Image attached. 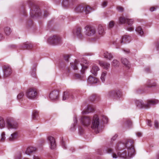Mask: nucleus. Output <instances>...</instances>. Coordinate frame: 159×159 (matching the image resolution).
<instances>
[{
  "mask_svg": "<svg viewBox=\"0 0 159 159\" xmlns=\"http://www.w3.org/2000/svg\"><path fill=\"white\" fill-rule=\"evenodd\" d=\"M26 95L28 98L32 100L36 99L38 97L37 90L34 88H31L27 90Z\"/></svg>",
  "mask_w": 159,
  "mask_h": 159,
  "instance_id": "obj_13",
  "label": "nucleus"
},
{
  "mask_svg": "<svg viewBox=\"0 0 159 159\" xmlns=\"http://www.w3.org/2000/svg\"><path fill=\"white\" fill-rule=\"evenodd\" d=\"M59 92L56 90L51 91L49 95V98L52 101H56L59 99Z\"/></svg>",
  "mask_w": 159,
  "mask_h": 159,
  "instance_id": "obj_16",
  "label": "nucleus"
},
{
  "mask_svg": "<svg viewBox=\"0 0 159 159\" xmlns=\"http://www.w3.org/2000/svg\"><path fill=\"white\" fill-rule=\"evenodd\" d=\"M4 38V37L3 34L0 33V41H1Z\"/></svg>",
  "mask_w": 159,
  "mask_h": 159,
  "instance_id": "obj_60",
  "label": "nucleus"
},
{
  "mask_svg": "<svg viewBox=\"0 0 159 159\" xmlns=\"http://www.w3.org/2000/svg\"><path fill=\"white\" fill-rule=\"evenodd\" d=\"M122 40L123 41V43H129L131 40V37L128 35H125L122 38Z\"/></svg>",
  "mask_w": 159,
  "mask_h": 159,
  "instance_id": "obj_29",
  "label": "nucleus"
},
{
  "mask_svg": "<svg viewBox=\"0 0 159 159\" xmlns=\"http://www.w3.org/2000/svg\"><path fill=\"white\" fill-rule=\"evenodd\" d=\"M61 5L63 7H67L69 6V2L67 0H62Z\"/></svg>",
  "mask_w": 159,
  "mask_h": 159,
  "instance_id": "obj_40",
  "label": "nucleus"
},
{
  "mask_svg": "<svg viewBox=\"0 0 159 159\" xmlns=\"http://www.w3.org/2000/svg\"><path fill=\"white\" fill-rule=\"evenodd\" d=\"M77 128L78 129V133L79 135H82L84 133V129L80 125H79L76 116L75 115L73 118V123L71 124L70 130L71 131H75Z\"/></svg>",
  "mask_w": 159,
  "mask_h": 159,
  "instance_id": "obj_8",
  "label": "nucleus"
},
{
  "mask_svg": "<svg viewBox=\"0 0 159 159\" xmlns=\"http://www.w3.org/2000/svg\"><path fill=\"white\" fill-rule=\"evenodd\" d=\"M156 85L157 84L154 80H149L147 81L146 85L137 88L135 89L134 91L136 93L139 94L147 92V89L148 88L155 87Z\"/></svg>",
  "mask_w": 159,
  "mask_h": 159,
  "instance_id": "obj_7",
  "label": "nucleus"
},
{
  "mask_svg": "<svg viewBox=\"0 0 159 159\" xmlns=\"http://www.w3.org/2000/svg\"><path fill=\"white\" fill-rule=\"evenodd\" d=\"M107 5V1H103L102 2L101 5V7L102 8H104L106 7Z\"/></svg>",
  "mask_w": 159,
  "mask_h": 159,
  "instance_id": "obj_51",
  "label": "nucleus"
},
{
  "mask_svg": "<svg viewBox=\"0 0 159 159\" xmlns=\"http://www.w3.org/2000/svg\"><path fill=\"white\" fill-rule=\"evenodd\" d=\"M74 98L72 93L70 91H66L63 93L62 96V100H71Z\"/></svg>",
  "mask_w": 159,
  "mask_h": 159,
  "instance_id": "obj_17",
  "label": "nucleus"
},
{
  "mask_svg": "<svg viewBox=\"0 0 159 159\" xmlns=\"http://www.w3.org/2000/svg\"><path fill=\"white\" fill-rule=\"evenodd\" d=\"M118 11L119 12H122L124 11L123 7L120 6H118L117 7Z\"/></svg>",
  "mask_w": 159,
  "mask_h": 159,
  "instance_id": "obj_54",
  "label": "nucleus"
},
{
  "mask_svg": "<svg viewBox=\"0 0 159 159\" xmlns=\"http://www.w3.org/2000/svg\"><path fill=\"white\" fill-rule=\"evenodd\" d=\"M24 95V94L23 92H20L17 96V98L19 102L22 101Z\"/></svg>",
  "mask_w": 159,
  "mask_h": 159,
  "instance_id": "obj_38",
  "label": "nucleus"
},
{
  "mask_svg": "<svg viewBox=\"0 0 159 159\" xmlns=\"http://www.w3.org/2000/svg\"><path fill=\"white\" fill-rule=\"evenodd\" d=\"M60 143L62 147L64 149H66V145L65 144V142L63 141V138H61V139Z\"/></svg>",
  "mask_w": 159,
  "mask_h": 159,
  "instance_id": "obj_44",
  "label": "nucleus"
},
{
  "mask_svg": "<svg viewBox=\"0 0 159 159\" xmlns=\"http://www.w3.org/2000/svg\"><path fill=\"white\" fill-rule=\"evenodd\" d=\"M4 33L7 36L11 34L12 30L10 27L8 26H5L3 28Z\"/></svg>",
  "mask_w": 159,
  "mask_h": 159,
  "instance_id": "obj_32",
  "label": "nucleus"
},
{
  "mask_svg": "<svg viewBox=\"0 0 159 159\" xmlns=\"http://www.w3.org/2000/svg\"><path fill=\"white\" fill-rule=\"evenodd\" d=\"M119 64V62L116 59L113 60L111 63L112 65L115 67L118 66Z\"/></svg>",
  "mask_w": 159,
  "mask_h": 159,
  "instance_id": "obj_42",
  "label": "nucleus"
},
{
  "mask_svg": "<svg viewBox=\"0 0 159 159\" xmlns=\"http://www.w3.org/2000/svg\"><path fill=\"white\" fill-rule=\"evenodd\" d=\"M113 44L116 47V48H117L120 46L123 43V41L122 40V37H119L117 38L116 40L113 41Z\"/></svg>",
  "mask_w": 159,
  "mask_h": 159,
  "instance_id": "obj_23",
  "label": "nucleus"
},
{
  "mask_svg": "<svg viewBox=\"0 0 159 159\" xmlns=\"http://www.w3.org/2000/svg\"><path fill=\"white\" fill-rule=\"evenodd\" d=\"M17 135V134L16 132L11 134L9 138V141H14L16 139Z\"/></svg>",
  "mask_w": 159,
  "mask_h": 159,
  "instance_id": "obj_37",
  "label": "nucleus"
},
{
  "mask_svg": "<svg viewBox=\"0 0 159 159\" xmlns=\"http://www.w3.org/2000/svg\"><path fill=\"white\" fill-rule=\"evenodd\" d=\"M65 70L64 71V74H66V75H68L70 71L69 68L68 67L65 68Z\"/></svg>",
  "mask_w": 159,
  "mask_h": 159,
  "instance_id": "obj_53",
  "label": "nucleus"
},
{
  "mask_svg": "<svg viewBox=\"0 0 159 159\" xmlns=\"http://www.w3.org/2000/svg\"><path fill=\"white\" fill-rule=\"evenodd\" d=\"M136 107L139 109H148L151 106L155 105L159 103L158 100L152 99L148 100L145 102L141 99H133Z\"/></svg>",
  "mask_w": 159,
  "mask_h": 159,
  "instance_id": "obj_5",
  "label": "nucleus"
},
{
  "mask_svg": "<svg viewBox=\"0 0 159 159\" xmlns=\"http://www.w3.org/2000/svg\"><path fill=\"white\" fill-rule=\"evenodd\" d=\"M117 135L116 134H115L111 139V142H113L115 141L117 137Z\"/></svg>",
  "mask_w": 159,
  "mask_h": 159,
  "instance_id": "obj_55",
  "label": "nucleus"
},
{
  "mask_svg": "<svg viewBox=\"0 0 159 159\" xmlns=\"http://www.w3.org/2000/svg\"><path fill=\"white\" fill-rule=\"evenodd\" d=\"M145 71L147 73L150 72V68L149 67H147L145 69Z\"/></svg>",
  "mask_w": 159,
  "mask_h": 159,
  "instance_id": "obj_58",
  "label": "nucleus"
},
{
  "mask_svg": "<svg viewBox=\"0 0 159 159\" xmlns=\"http://www.w3.org/2000/svg\"><path fill=\"white\" fill-rule=\"evenodd\" d=\"M33 46L31 43L27 42L23 43L21 45V47L22 48H26L27 49H31Z\"/></svg>",
  "mask_w": 159,
  "mask_h": 159,
  "instance_id": "obj_26",
  "label": "nucleus"
},
{
  "mask_svg": "<svg viewBox=\"0 0 159 159\" xmlns=\"http://www.w3.org/2000/svg\"><path fill=\"white\" fill-rule=\"evenodd\" d=\"M119 23L123 24L125 23V29L126 30L132 32L134 30V27L133 25L134 20L133 19H129L124 17H120L119 18Z\"/></svg>",
  "mask_w": 159,
  "mask_h": 159,
  "instance_id": "obj_6",
  "label": "nucleus"
},
{
  "mask_svg": "<svg viewBox=\"0 0 159 159\" xmlns=\"http://www.w3.org/2000/svg\"><path fill=\"white\" fill-rule=\"evenodd\" d=\"M26 11H25V10H23L21 13V14L23 16H26Z\"/></svg>",
  "mask_w": 159,
  "mask_h": 159,
  "instance_id": "obj_59",
  "label": "nucleus"
},
{
  "mask_svg": "<svg viewBox=\"0 0 159 159\" xmlns=\"http://www.w3.org/2000/svg\"><path fill=\"white\" fill-rule=\"evenodd\" d=\"M107 98H108L116 99L118 100H122V94L120 90H116L111 91L106 93Z\"/></svg>",
  "mask_w": 159,
  "mask_h": 159,
  "instance_id": "obj_9",
  "label": "nucleus"
},
{
  "mask_svg": "<svg viewBox=\"0 0 159 159\" xmlns=\"http://www.w3.org/2000/svg\"><path fill=\"white\" fill-rule=\"evenodd\" d=\"M100 99V96L97 94H93L90 97V100L92 101H98Z\"/></svg>",
  "mask_w": 159,
  "mask_h": 159,
  "instance_id": "obj_36",
  "label": "nucleus"
},
{
  "mask_svg": "<svg viewBox=\"0 0 159 159\" xmlns=\"http://www.w3.org/2000/svg\"><path fill=\"white\" fill-rule=\"evenodd\" d=\"M36 150V148L34 147H29L27 148L25 151V154L29 155L30 153L34 152Z\"/></svg>",
  "mask_w": 159,
  "mask_h": 159,
  "instance_id": "obj_30",
  "label": "nucleus"
},
{
  "mask_svg": "<svg viewBox=\"0 0 159 159\" xmlns=\"http://www.w3.org/2000/svg\"><path fill=\"white\" fill-rule=\"evenodd\" d=\"M30 8V17L33 19H39L46 17L49 15L47 10H41L39 7L30 2L29 4Z\"/></svg>",
  "mask_w": 159,
  "mask_h": 159,
  "instance_id": "obj_4",
  "label": "nucleus"
},
{
  "mask_svg": "<svg viewBox=\"0 0 159 159\" xmlns=\"http://www.w3.org/2000/svg\"><path fill=\"white\" fill-rule=\"evenodd\" d=\"M99 55L101 57H102L103 56L105 58L109 60H111L113 57V55L111 53L104 50H102L100 52Z\"/></svg>",
  "mask_w": 159,
  "mask_h": 159,
  "instance_id": "obj_19",
  "label": "nucleus"
},
{
  "mask_svg": "<svg viewBox=\"0 0 159 159\" xmlns=\"http://www.w3.org/2000/svg\"><path fill=\"white\" fill-rule=\"evenodd\" d=\"M6 126V120H5L3 118L0 117V128L3 129Z\"/></svg>",
  "mask_w": 159,
  "mask_h": 159,
  "instance_id": "obj_34",
  "label": "nucleus"
},
{
  "mask_svg": "<svg viewBox=\"0 0 159 159\" xmlns=\"http://www.w3.org/2000/svg\"><path fill=\"white\" fill-rule=\"evenodd\" d=\"M36 69L35 68H33L32 69L31 72V75L32 77H34L36 75L35 74Z\"/></svg>",
  "mask_w": 159,
  "mask_h": 159,
  "instance_id": "obj_49",
  "label": "nucleus"
},
{
  "mask_svg": "<svg viewBox=\"0 0 159 159\" xmlns=\"http://www.w3.org/2000/svg\"><path fill=\"white\" fill-rule=\"evenodd\" d=\"M33 159H43V158L40 157L34 156Z\"/></svg>",
  "mask_w": 159,
  "mask_h": 159,
  "instance_id": "obj_57",
  "label": "nucleus"
},
{
  "mask_svg": "<svg viewBox=\"0 0 159 159\" xmlns=\"http://www.w3.org/2000/svg\"><path fill=\"white\" fill-rule=\"evenodd\" d=\"M14 159H21V153L20 152L16 153L14 157Z\"/></svg>",
  "mask_w": 159,
  "mask_h": 159,
  "instance_id": "obj_47",
  "label": "nucleus"
},
{
  "mask_svg": "<svg viewBox=\"0 0 159 159\" xmlns=\"http://www.w3.org/2000/svg\"><path fill=\"white\" fill-rule=\"evenodd\" d=\"M154 45L157 51H159V41L155 42L154 44Z\"/></svg>",
  "mask_w": 159,
  "mask_h": 159,
  "instance_id": "obj_48",
  "label": "nucleus"
},
{
  "mask_svg": "<svg viewBox=\"0 0 159 159\" xmlns=\"http://www.w3.org/2000/svg\"><path fill=\"white\" fill-rule=\"evenodd\" d=\"M147 125L150 126V127H152V122L151 120H147Z\"/></svg>",
  "mask_w": 159,
  "mask_h": 159,
  "instance_id": "obj_56",
  "label": "nucleus"
},
{
  "mask_svg": "<svg viewBox=\"0 0 159 159\" xmlns=\"http://www.w3.org/2000/svg\"><path fill=\"white\" fill-rule=\"evenodd\" d=\"M98 153L99 155H101L102 154V152L101 149H99L98 150Z\"/></svg>",
  "mask_w": 159,
  "mask_h": 159,
  "instance_id": "obj_63",
  "label": "nucleus"
},
{
  "mask_svg": "<svg viewBox=\"0 0 159 159\" xmlns=\"http://www.w3.org/2000/svg\"><path fill=\"white\" fill-rule=\"evenodd\" d=\"M33 25V22L32 20H30L26 22V26L28 28H31Z\"/></svg>",
  "mask_w": 159,
  "mask_h": 159,
  "instance_id": "obj_43",
  "label": "nucleus"
},
{
  "mask_svg": "<svg viewBox=\"0 0 159 159\" xmlns=\"http://www.w3.org/2000/svg\"><path fill=\"white\" fill-rule=\"evenodd\" d=\"M85 34L89 36H92L96 33V29L93 26H86L84 28Z\"/></svg>",
  "mask_w": 159,
  "mask_h": 159,
  "instance_id": "obj_14",
  "label": "nucleus"
},
{
  "mask_svg": "<svg viewBox=\"0 0 159 159\" xmlns=\"http://www.w3.org/2000/svg\"><path fill=\"white\" fill-rule=\"evenodd\" d=\"M135 31L137 34L139 36L142 37L144 35V31L141 26H137L135 28Z\"/></svg>",
  "mask_w": 159,
  "mask_h": 159,
  "instance_id": "obj_25",
  "label": "nucleus"
},
{
  "mask_svg": "<svg viewBox=\"0 0 159 159\" xmlns=\"http://www.w3.org/2000/svg\"><path fill=\"white\" fill-rule=\"evenodd\" d=\"M3 75L7 77L11 74L12 70L11 67L8 65H4L3 68Z\"/></svg>",
  "mask_w": 159,
  "mask_h": 159,
  "instance_id": "obj_20",
  "label": "nucleus"
},
{
  "mask_svg": "<svg viewBox=\"0 0 159 159\" xmlns=\"http://www.w3.org/2000/svg\"><path fill=\"white\" fill-rule=\"evenodd\" d=\"M156 9L155 8V7H152L150 8V10L151 11H153L156 10Z\"/></svg>",
  "mask_w": 159,
  "mask_h": 159,
  "instance_id": "obj_62",
  "label": "nucleus"
},
{
  "mask_svg": "<svg viewBox=\"0 0 159 159\" xmlns=\"http://www.w3.org/2000/svg\"><path fill=\"white\" fill-rule=\"evenodd\" d=\"M122 63L125 66L129 68L130 67V64L129 61L128 60L125 58L123 57L121 59Z\"/></svg>",
  "mask_w": 159,
  "mask_h": 159,
  "instance_id": "obj_35",
  "label": "nucleus"
},
{
  "mask_svg": "<svg viewBox=\"0 0 159 159\" xmlns=\"http://www.w3.org/2000/svg\"><path fill=\"white\" fill-rule=\"evenodd\" d=\"M80 123L84 127H90L96 133H99L101 129L99 116L94 115L93 117L87 116H82L79 119Z\"/></svg>",
  "mask_w": 159,
  "mask_h": 159,
  "instance_id": "obj_2",
  "label": "nucleus"
},
{
  "mask_svg": "<svg viewBox=\"0 0 159 159\" xmlns=\"http://www.w3.org/2000/svg\"><path fill=\"white\" fill-rule=\"evenodd\" d=\"M39 112L36 110H34L32 113V117L33 119H36L39 116Z\"/></svg>",
  "mask_w": 159,
  "mask_h": 159,
  "instance_id": "obj_39",
  "label": "nucleus"
},
{
  "mask_svg": "<svg viewBox=\"0 0 159 159\" xmlns=\"http://www.w3.org/2000/svg\"><path fill=\"white\" fill-rule=\"evenodd\" d=\"M85 107L84 108L82 106V110H83L81 112L82 115L87 114L91 112L94 111L95 109L94 107L90 106L86 104L85 105Z\"/></svg>",
  "mask_w": 159,
  "mask_h": 159,
  "instance_id": "obj_18",
  "label": "nucleus"
},
{
  "mask_svg": "<svg viewBox=\"0 0 159 159\" xmlns=\"http://www.w3.org/2000/svg\"><path fill=\"white\" fill-rule=\"evenodd\" d=\"M106 29L104 25H99L98 26V34L101 36L105 35L106 33Z\"/></svg>",
  "mask_w": 159,
  "mask_h": 159,
  "instance_id": "obj_22",
  "label": "nucleus"
},
{
  "mask_svg": "<svg viewBox=\"0 0 159 159\" xmlns=\"http://www.w3.org/2000/svg\"><path fill=\"white\" fill-rule=\"evenodd\" d=\"M49 143V147L51 149H54L56 147V144L55 139L52 136H48L47 138Z\"/></svg>",
  "mask_w": 159,
  "mask_h": 159,
  "instance_id": "obj_21",
  "label": "nucleus"
},
{
  "mask_svg": "<svg viewBox=\"0 0 159 159\" xmlns=\"http://www.w3.org/2000/svg\"><path fill=\"white\" fill-rule=\"evenodd\" d=\"M99 64L101 66L106 70L108 69L110 66V63L106 62L99 61Z\"/></svg>",
  "mask_w": 159,
  "mask_h": 159,
  "instance_id": "obj_28",
  "label": "nucleus"
},
{
  "mask_svg": "<svg viewBox=\"0 0 159 159\" xmlns=\"http://www.w3.org/2000/svg\"><path fill=\"white\" fill-rule=\"evenodd\" d=\"M112 143L104 146L103 148L105 153H111L113 158L120 157L124 159H130L135 154L134 141L132 139H124L119 141L115 147L116 152L112 148Z\"/></svg>",
  "mask_w": 159,
  "mask_h": 159,
  "instance_id": "obj_1",
  "label": "nucleus"
},
{
  "mask_svg": "<svg viewBox=\"0 0 159 159\" xmlns=\"http://www.w3.org/2000/svg\"><path fill=\"white\" fill-rule=\"evenodd\" d=\"M101 119L102 120V121L104 123H107L108 122V118L104 115H101Z\"/></svg>",
  "mask_w": 159,
  "mask_h": 159,
  "instance_id": "obj_41",
  "label": "nucleus"
},
{
  "mask_svg": "<svg viewBox=\"0 0 159 159\" xmlns=\"http://www.w3.org/2000/svg\"><path fill=\"white\" fill-rule=\"evenodd\" d=\"M100 70V68L96 64H93L90 70L91 73L94 76H97L98 74V72Z\"/></svg>",
  "mask_w": 159,
  "mask_h": 159,
  "instance_id": "obj_24",
  "label": "nucleus"
},
{
  "mask_svg": "<svg viewBox=\"0 0 159 159\" xmlns=\"http://www.w3.org/2000/svg\"><path fill=\"white\" fill-rule=\"evenodd\" d=\"M54 2L57 4L59 3L60 0H52Z\"/></svg>",
  "mask_w": 159,
  "mask_h": 159,
  "instance_id": "obj_64",
  "label": "nucleus"
},
{
  "mask_svg": "<svg viewBox=\"0 0 159 159\" xmlns=\"http://www.w3.org/2000/svg\"><path fill=\"white\" fill-rule=\"evenodd\" d=\"M123 122L125 125L128 127H130L132 126V123L130 120L128 119H124Z\"/></svg>",
  "mask_w": 159,
  "mask_h": 159,
  "instance_id": "obj_31",
  "label": "nucleus"
},
{
  "mask_svg": "<svg viewBox=\"0 0 159 159\" xmlns=\"http://www.w3.org/2000/svg\"><path fill=\"white\" fill-rule=\"evenodd\" d=\"M75 10L77 12H83L87 14L90 13L92 9L88 6L81 5L77 6Z\"/></svg>",
  "mask_w": 159,
  "mask_h": 159,
  "instance_id": "obj_11",
  "label": "nucleus"
},
{
  "mask_svg": "<svg viewBox=\"0 0 159 159\" xmlns=\"http://www.w3.org/2000/svg\"><path fill=\"white\" fill-rule=\"evenodd\" d=\"M6 127L9 129L16 130L17 128V124L13 118L8 117L6 119Z\"/></svg>",
  "mask_w": 159,
  "mask_h": 159,
  "instance_id": "obj_12",
  "label": "nucleus"
},
{
  "mask_svg": "<svg viewBox=\"0 0 159 159\" xmlns=\"http://www.w3.org/2000/svg\"><path fill=\"white\" fill-rule=\"evenodd\" d=\"M98 81L96 78L91 75L89 76L88 79V82L90 84H95L97 83Z\"/></svg>",
  "mask_w": 159,
  "mask_h": 159,
  "instance_id": "obj_27",
  "label": "nucleus"
},
{
  "mask_svg": "<svg viewBox=\"0 0 159 159\" xmlns=\"http://www.w3.org/2000/svg\"><path fill=\"white\" fill-rule=\"evenodd\" d=\"M154 125L156 129L159 128V123L158 121L155 120L154 122Z\"/></svg>",
  "mask_w": 159,
  "mask_h": 159,
  "instance_id": "obj_50",
  "label": "nucleus"
},
{
  "mask_svg": "<svg viewBox=\"0 0 159 159\" xmlns=\"http://www.w3.org/2000/svg\"><path fill=\"white\" fill-rule=\"evenodd\" d=\"M107 75V72L106 71H103L102 72L100 79L102 83H104L105 81Z\"/></svg>",
  "mask_w": 159,
  "mask_h": 159,
  "instance_id": "obj_33",
  "label": "nucleus"
},
{
  "mask_svg": "<svg viewBox=\"0 0 159 159\" xmlns=\"http://www.w3.org/2000/svg\"><path fill=\"white\" fill-rule=\"evenodd\" d=\"M47 42L50 45H61L62 43V41L60 36L56 35L50 36L47 40Z\"/></svg>",
  "mask_w": 159,
  "mask_h": 159,
  "instance_id": "obj_10",
  "label": "nucleus"
},
{
  "mask_svg": "<svg viewBox=\"0 0 159 159\" xmlns=\"http://www.w3.org/2000/svg\"><path fill=\"white\" fill-rule=\"evenodd\" d=\"M124 52L126 53H128L129 52V50L128 49H126L123 50Z\"/></svg>",
  "mask_w": 159,
  "mask_h": 159,
  "instance_id": "obj_61",
  "label": "nucleus"
},
{
  "mask_svg": "<svg viewBox=\"0 0 159 159\" xmlns=\"http://www.w3.org/2000/svg\"><path fill=\"white\" fill-rule=\"evenodd\" d=\"M64 58L65 60L67 62L70 61V55L69 54H65L64 56Z\"/></svg>",
  "mask_w": 159,
  "mask_h": 159,
  "instance_id": "obj_45",
  "label": "nucleus"
},
{
  "mask_svg": "<svg viewBox=\"0 0 159 159\" xmlns=\"http://www.w3.org/2000/svg\"><path fill=\"white\" fill-rule=\"evenodd\" d=\"M5 133L4 132H2L0 136V142H3L5 139Z\"/></svg>",
  "mask_w": 159,
  "mask_h": 159,
  "instance_id": "obj_46",
  "label": "nucleus"
},
{
  "mask_svg": "<svg viewBox=\"0 0 159 159\" xmlns=\"http://www.w3.org/2000/svg\"><path fill=\"white\" fill-rule=\"evenodd\" d=\"M114 22L113 21H110L109 24V27L110 28H112L114 26Z\"/></svg>",
  "mask_w": 159,
  "mask_h": 159,
  "instance_id": "obj_52",
  "label": "nucleus"
},
{
  "mask_svg": "<svg viewBox=\"0 0 159 159\" xmlns=\"http://www.w3.org/2000/svg\"><path fill=\"white\" fill-rule=\"evenodd\" d=\"M82 63L86 65H89V62L83 57L80 58L78 60L75 59L74 62L70 63L71 67L75 70H79L82 73L81 75L78 74H75L73 75V78L75 79H78L80 80H84L85 78V75L84 74L85 70L88 67V66L83 65Z\"/></svg>",
  "mask_w": 159,
  "mask_h": 159,
  "instance_id": "obj_3",
  "label": "nucleus"
},
{
  "mask_svg": "<svg viewBox=\"0 0 159 159\" xmlns=\"http://www.w3.org/2000/svg\"><path fill=\"white\" fill-rule=\"evenodd\" d=\"M72 35L74 37H77L80 39H83L82 34V29L79 27H77L74 28L72 30Z\"/></svg>",
  "mask_w": 159,
  "mask_h": 159,
  "instance_id": "obj_15",
  "label": "nucleus"
}]
</instances>
